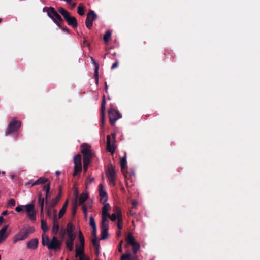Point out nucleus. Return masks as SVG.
<instances>
[{"label":"nucleus","instance_id":"2f4dec72","mask_svg":"<svg viewBox=\"0 0 260 260\" xmlns=\"http://www.w3.org/2000/svg\"><path fill=\"white\" fill-rule=\"evenodd\" d=\"M118 213L119 214V217L117 219V228L119 230H121L122 229V217L121 213H120L119 211H118Z\"/></svg>","mask_w":260,"mask_h":260},{"label":"nucleus","instance_id":"f257e3e1","mask_svg":"<svg viewBox=\"0 0 260 260\" xmlns=\"http://www.w3.org/2000/svg\"><path fill=\"white\" fill-rule=\"evenodd\" d=\"M58 11L63 16L69 26H72L74 28H77L78 23L75 17L72 16L70 13L62 7H59Z\"/></svg>","mask_w":260,"mask_h":260},{"label":"nucleus","instance_id":"864d4df0","mask_svg":"<svg viewBox=\"0 0 260 260\" xmlns=\"http://www.w3.org/2000/svg\"><path fill=\"white\" fill-rule=\"evenodd\" d=\"M23 205L18 206L15 208V211L17 212H20L23 211Z\"/></svg>","mask_w":260,"mask_h":260},{"label":"nucleus","instance_id":"cd10ccee","mask_svg":"<svg viewBox=\"0 0 260 260\" xmlns=\"http://www.w3.org/2000/svg\"><path fill=\"white\" fill-rule=\"evenodd\" d=\"M88 196L86 193H82L79 197V205H82L87 200Z\"/></svg>","mask_w":260,"mask_h":260},{"label":"nucleus","instance_id":"dca6fc26","mask_svg":"<svg viewBox=\"0 0 260 260\" xmlns=\"http://www.w3.org/2000/svg\"><path fill=\"white\" fill-rule=\"evenodd\" d=\"M38 245V239L35 238L29 241L27 243V248L29 249H35L37 248Z\"/></svg>","mask_w":260,"mask_h":260},{"label":"nucleus","instance_id":"8fccbe9b","mask_svg":"<svg viewBox=\"0 0 260 260\" xmlns=\"http://www.w3.org/2000/svg\"><path fill=\"white\" fill-rule=\"evenodd\" d=\"M15 200L13 198L10 199L8 201V206H11V207H14V206H15Z\"/></svg>","mask_w":260,"mask_h":260},{"label":"nucleus","instance_id":"0e129e2a","mask_svg":"<svg viewBox=\"0 0 260 260\" xmlns=\"http://www.w3.org/2000/svg\"><path fill=\"white\" fill-rule=\"evenodd\" d=\"M85 205H86V206L87 207V208H88V209L91 208L92 207L91 202H90V203L87 202Z\"/></svg>","mask_w":260,"mask_h":260},{"label":"nucleus","instance_id":"4d7b16f0","mask_svg":"<svg viewBox=\"0 0 260 260\" xmlns=\"http://www.w3.org/2000/svg\"><path fill=\"white\" fill-rule=\"evenodd\" d=\"M58 223L57 215L53 216V224Z\"/></svg>","mask_w":260,"mask_h":260},{"label":"nucleus","instance_id":"aec40b11","mask_svg":"<svg viewBox=\"0 0 260 260\" xmlns=\"http://www.w3.org/2000/svg\"><path fill=\"white\" fill-rule=\"evenodd\" d=\"M60 200V194H57L56 197L52 199L50 202H48V206L51 208L54 207L58 203Z\"/></svg>","mask_w":260,"mask_h":260},{"label":"nucleus","instance_id":"09e8293b","mask_svg":"<svg viewBox=\"0 0 260 260\" xmlns=\"http://www.w3.org/2000/svg\"><path fill=\"white\" fill-rule=\"evenodd\" d=\"M50 197H51V193H50V191H49V192H46V194H45V197L44 198L46 205H48V202H49V199L50 198Z\"/></svg>","mask_w":260,"mask_h":260},{"label":"nucleus","instance_id":"c85d7f7f","mask_svg":"<svg viewBox=\"0 0 260 260\" xmlns=\"http://www.w3.org/2000/svg\"><path fill=\"white\" fill-rule=\"evenodd\" d=\"M74 165L81 166V155L80 154L76 155L74 157Z\"/></svg>","mask_w":260,"mask_h":260},{"label":"nucleus","instance_id":"423d86ee","mask_svg":"<svg viewBox=\"0 0 260 260\" xmlns=\"http://www.w3.org/2000/svg\"><path fill=\"white\" fill-rule=\"evenodd\" d=\"M106 175L110 185L114 186L115 185L116 171L114 167L112 164L108 166Z\"/></svg>","mask_w":260,"mask_h":260},{"label":"nucleus","instance_id":"774afa93","mask_svg":"<svg viewBox=\"0 0 260 260\" xmlns=\"http://www.w3.org/2000/svg\"><path fill=\"white\" fill-rule=\"evenodd\" d=\"M88 165H83V169L85 172H86L87 170Z\"/></svg>","mask_w":260,"mask_h":260},{"label":"nucleus","instance_id":"bf43d9fd","mask_svg":"<svg viewBox=\"0 0 260 260\" xmlns=\"http://www.w3.org/2000/svg\"><path fill=\"white\" fill-rule=\"evenodd\" d=\"M122 241H120V242L119 243V245H118V251L119 252H122Z\"/></svg>","mask_w":260,"mask_h":260},{"label":"nucleus","instance_id":"4468645a","mask_svg":"<svg viewBox=\"0 0 260 260\" xmlns=\"http://www.w3.org/2000/svg\"><path fill=\"white\" fill-rule=\"evenodd\" d=\"M44 197H42V194L40 192L38 193V204L40 208L41 216L44 214Z\"/></svg>","mask_w":260,"mask_h":260},{"label":"nucleus","instance_id":"a878e982","mask_svg":"<svg viewBox=\"0 0 260 260\" xmlns=\"http://www.w3.org/2000/svg\"><path fill=\"white\" fill-rule=\"evenodd\" d=\"M74 226L71 222H69L67 225V233L68 235H75L73 233Z\"/></svg>","mask_w":260,"mask_h":260},{"label":"nucleus","instance_id":"de8ad7c7","mask_svg":"<svg viewBox=\"0 0 260 260\" xmlns=\"http://www.w3.org/2000/svg\"><path fill=\"white\" fill-rule=\"evenodd\" d=\"M89 224L92 229L96 228L94 219L92 216H91L89 219Z\"/></svg>","mask_w":260,"mask_h":260},{"label":"nucleus","instance_id":"a211bd4d","mask_svg":"<svg viewBox=\"0 0 260 260\" xmlns=\"http://www.w3.org/2000/svg\"><path fill=\"white\" fill-rule=\"evenodd\" d=\"M110 206L109 203L105 204L102 209V215L110 216L109 211L110 210Z\"/></svg>","mask_w":260,"mask_h":260},{"label":"nucleus","instance_id":"5fc2aeb1","mask_svg":"<svg viewBox=\"0 0 260 260\" xmlns=\"http://www.w3.org/2000/svg\"><path fill=\"white\" fill-rule=\"evenodd\" d=\"M93 181H94L93 178L88 177V178H87V179L86 180V184L88 185L89 184H90Z\"/></svg>","mask_w":260,"mask_h":260},{"label":"nucleus","instance_id":"9b49d317","mask_svg":"<svg viewBox=\"0 0 260 260\" xmlns=\"http://www.w3.org/2000/svg\"><path fill=\"white\" fill-rule=\"evenodd\" d=\"M81 153L83 156H92L90 146L87 144H83L81 145Z\"/></svg>","mask_w":260,"mask_h":260},{"label":"nucleus","instance_id":"338daca9","mask_svg":"<svg viewBox=\"0 0 260 260\" xmlns=\"http://www.w3.org/2000/svg\"><path fill=\"white\" fill-rule=\"evenodd\" d=\"M4 218L2 216H0V225L2 224V223L4 222Z\"/></svg>","mask_w":260,"mask_h":260},{"label":"nucleus","instance_id":"b1692460","mask_svg":"<svg viewBox=\"0 0 260 260\" xmlns=\"http://www.w3.org/2000/svg\"><path fill=\"white\" fill-rule=\"evenodd\" d=\"M84 246L82 247L81 245L79 246L76 247V255L75 257H77L80 255H83Z\"/></svg>","mask_w":260,"mask_h":260},{"label":"nucleus","instance_id":"2eb2a0df","mask_svg":"<svg viewBox=\"0 0 260 260\" xmlns=\"http://www.w3.org/2000/svg\"><path fill=\"white\" fill-rule=\"evenodd\" d=\"M114 213H113L112 215H110V216L108 217L110 219V220L112 221H115L116 219L118 218L119 214L118 213V211H119L120 213H121L120 208L117 206H115L114 207Z\"/></svg>","mask_w":260,"mask_h":260},{"label":"nucleus","instance_id":"69168bd1","mask_svg":"<svg viewBox=\"0 0 260 260\" xmlns=\"http://www.w3.org/2000/svg\"><path fill=\"white\" fill-rule=\"evenodd\" d=\"M8 211H7V210H5V211H3V212L2 213V214H2V216H6V215H7L8 214Z\"/></svg>","mask_w":260,"mask_h":260},{"label":"nucleus","instance_id":"3c124183","mask_svg":"<svg viewBox=\"0 0 260 260\" xmlns=\"http://www.w3.org/2000/svg\"><path fill=\"white\" fill-rule=\"evenodd\" d=\"M50 183L48 182H47V184L43 186V189L44 190H45L46 192H49V191H50Z\"/></svg>","mask_w":260,"mask_h":260},{"label":"nucleus","instance_id":"f03ea898","mask_svg":"<svg viewBox=\"0 0 260 260\" xmlns=\"http://www.w3.org/2000/svg\"><path fill=\"white\" fill-rule=\"evenodd\" d=\"M43 11L47 13L48 17L52 20L56 25L63 22V19L53 7H46L43 8Z\"/></svg>","mask_w":260,"mask_h":260},{"label":"nucleus","instance_id":"6e6552de","mask_svg":"<svg viewBox=\"0 0 260 260\" xmlns=\"http://www.w3.org/2000/svg\"><path fill=\"white\" fill-rule=\"evenodd\" d=\"M60 242L58 240L55 236H54L52 237L49 245H48V249H53L54 250H57L60 249Z\"/></svg>","mask_w":260,"mask_h":260},{"label":"nucleus","instance_id":"20e7f679","mask_svg":"<svg viewBox=\"0 0 260 260\" xmlns=\"http://www.w3.org/2000/svg\"><path fill=\"white\" fill-rule=\"evenodd\" d=\"M34 231L35 228L32 226L26 228L24 231H21L15 235L13 238V242L16 243L18 241L25 239L27 238L29 234L34 233Z\"/></svg>","mask_w":260,"mask_h":260},{"label":"nucleus","instance_id":"7c9ffc66","mask_svg":"<svg viewBox=\"0 0 260 260\" xmlns=\"http://www.w3.org/2000/svg\"><path fill=\"white\" fill-rule=\"evenodd\" d=\"M23 208H25V212L27 213L31 212L35 210L34 205L33 204H29L26 205H23Z\"/></svg>","mask_w":260,"mask_h":260},{"label":"nucleus","instance_id":"13d9d810","mask_svg":"<svg viewBox=\"0 0 260 260\" xmlns=\"http://www.w3.org/2000/svg\"><path fill=\"white\" fill-rule=\"evenodd\" d=\"M92 236L94 238L97 237L96 235V228L92 229Z\"/></svg>","mask_w":260,"mask_h":260},{"label":"nucleus","instance_id":"f704fd0d","mask_svg":"<svg viewBox=\"0 0 260 260\" xmlns=\"http://www.w3.org/2000/svg\"><path fill=\"white\" fill-rule=\"evenodd\" d=\"M82 171V166H77L74 165V171L73 174L74 176H77L78 174H80Z\"/></svg>","mask_w":260,"mask_h":260},{"label":"nucleus","instance_id":"e2e57ef3","mask_svg":"<svg viewBox=\"0 0 260 260\" xmlns=\"http://www.w3.org/2000/svg\"><path fill=\"white\" fill-rule=\"evenodd\" d=\"M137 202L136 201H133L132 202L133 208H136L137 205Z\"/></svg>","mask_w":260,"mask_h":260},{"label":"nucleus","instance_id":"f3484780","mask_svg":"<svg viewBox=\"0 0 260 260\" xmlns=\"http://www.w3.org/2000/svg\"><path fill=\"white\" fill-rule=\"evenodd\" d=\"M120 260H138V257L136 254L132 256L130 253H127L122 255Z\"/></svg>","mask_w":260,"mask_h":260},{"label":"nucleus","instance_id":"c03bdc74","mask_svg":"<svg viewBox=\"0 0 260 260\" xmlns=\"http://www.w3.org/2000/svg\"><path fill=\"white\" fill-rule=\"evenodd\" d=\"M53 224V225L52 228V232L54 234V235H56L58 232L59 229V223H54Z\"/></svg>","mask_w":260,"mask_h":260},{"label":"nucleus","instance_id":"58836bf2","mask_svg":"<svg viewBox=\"0 0 260 260\" xmlns=\"http://www.w3.org/2000/svg\"><path fill=\"white\" fill-rule=\"evenodd\" d=\"M77 12L79 15L82 16L84 14V7L83 5L80 4L78 7Z\"/></svg>","mask_w":260,"mask_h":260},{"label":"nucleus","instance_id":"39448f33","mask_svg":"<svg viewBox=\"0 0 260 260\" xmlns=\"http://www.w3.org/2000/svg\"><path fill=\"white\" fill-rule=\"evenodd\" d=\"M108 113L109 122L112 126H114L115 122L121 117V115L118 110L113 108H110Z\"/></svg>","mask_w":260,"mask_h":260},{"label":"nucleus","instance_id":"052dcab7","mask_svg":"<svg viewBox=\"0 0 260 260\" xmlns=\"http://www.w3.org/2000/svg\"><path fill=\"white\" fill-rule=\"evenodd\" d=\"M34 182V181H33L32 180H30V181H28V182H26V183H25V185L26 186L29 187V185H31V186H30V187H32V186H31V185H32V183H33Z\"/></svg>","mask_w":260,"mask_h":260},{"label":"nucleus","instance_id":"5701e85b","mask_svg":"<svg viewBox=\"0 0 260 260\" xmlns=\"http://www.w3.org/2000/svg\"><path fill=\"white\" fill-rule=\"evenodd\" d=\"M68 205V201L67 200L64 203L62 207L60 209L58 214V219L61 218L64 214Z\"/></svg>","mask_w":260,"mask_h":260},{"label":"nucleus","instance_id":"680f3d73","mask_svg":"<svg viewBox=\"0 0 260 260\" xmlns=\"http://www.w3.org/2000/svg\"><path fill=\"white\" fill-rule=\"evenodd\" d=\"M87 209H88L87 207L86 206V205H83L82 206V211H83V213H86V212H87Z\"/></svg>","mask_w":260,"mask_h":260},{"label":"nucleus","instance_id":"6ab92c4d","mask_svg":"<svg viewBox=\"0 0 260 260\" xmlns=\"http://www.w3.org/2000/svg\"><path fill=\"white\" fill-rule=\"evenodd\" d=\"M8 228V225H5L0 230V243L7 238L8 235L6 234V232Z\"/></svg>","mask_w":260,"mask_h":260},{"label":"nucleus","instance_id":"ea45409f","mask_svg":"<svg viewBox=\"0 0 260 260\" xmlns=\"http://www.w3.org/2000/svg\"><path fill=\"white\" fill-rule=\"evenodd\" d=\"M91 158H92V156H83V165H89Z\"/></svg>","mask_w":260,"mask_h":260},{"label":"nucleus","instance_id":"c756f323","mask_svg":"<svg viewBox=\"0 0 260 260\" xmlns=\"http://www.w3.org/2000/svg\"><path fill=\"white\" fill-rule=\"evenodd\" d=\"M132 247V251L134 254L136 255L140 248V244L137 242L132 245H131Z\"/></svg>","mask_w":260,"mask_h":260},{"label":"nucleus","instance_id":"9d476101","mask_svg":"<svg viewBox=\"0 0 260 260\" xmlns=\"http://www.w3.org/2000/svg\"><path fill=\"white\" fill-rule=\"evenodd\" d=\"M99 193L101 197L100 201L102 203H104L107 201L108 197L106 191L104 189V187L102 184H100L99 186Z\"/></svg>","mask_w":260,"mask_h":260},{"label":"nucleus","instance_id":"6e6d98bb","mask_svg":"<svg viewBox=\"0 0 260 260\" xmlns=\"http://www.w3.org/2000/svg\"><path fill=\"white\" fill-rule=\"evenodd\" d=\"M77 206L76 205H74L72 207V214L74 216L76 213Z\"/></svg>","mask_w":260,"mask_h":260},{"label":"nucleus","instance_id":"393cba45","mask_svg":"<svg viewBox=\"0 0 260 260\" xmlns=\"http://www.w3.org/2000/svg\"><path fill=\"white\" fill-rule=\"evenodd\" d=\"M108 216L102 215V221L101 227H109V221L108 219Z\"/></svg>","mask_w":260,"mask_h":260},{"label":"nucleus","instance_id":"7ed1b4c3","mask_svg":"<svg viewBox=\"0 0 260 260\" xmlns=\"http://www.w3.org/2000/svg\"><path fill=\"white\" fill-rule=\"evenodd\" d=\"M21 122L15 118H13L9 123L8 128L6 129L5 134L6 136L17 132L20 128Z\"/></svg>","mask_w":260,"mask_h":260},{"label":"nucleus","instance_id":"603ef678","mask_svg":"<svg viewBox=\"0 0 260 260\" xmlns=\"http://www.w3.org/2000/svg\"><path fill=\"white\" fill-rule=\"evenodd\" d=\"M89 60H90L91 63L93 65H98V63H96V61L93 58V57H90L87 58V62H88Z\"/></svg>","mask_w":260,"mask_h":260},{"label":"nucleus","instance_id":"c9c22d12","mask_svg":"<svg viewBox=\"0 0 260 260\" xmlns=\"http://www.w3.org/2000/svg\"><path fill=\"white\" fill-rule=\"evenodd\" d=\"M78 238H79V240L80 243V245H81V246H82V247L84 246L85 239H84V236L81 231L79 232Z\"/></svg>","mask_w":260,"mask_h":260},{"label":"nucleus","instance_id":"0eeeda50","mask_svg":"<svg viewBox=\"0 0 260 260\" xmlns=\"http://www.w3.org/2000/svg\"><path fill=\"white\" fill-rule=\"evenodd\" d=\"M98 16L93 10H90L87 14L85 20V25L87 28L90 29L93 25V21L95 20Z\"/></svg>","mask_w":260,"mask_h":260},{"label":"nucleus","instance_id":"4c0bfd02","mask_svg":"<svg viewBox=\"0 0 260 260\" xmlns=\"http://www.w3.org/2000/svg\"><path fill=\"white\" fill-rule=\"evenodd\" d=\"M56 25L57 26H58L60 29H61L63 31L66 32V33H70L69 29L63 24V22H60L59 24H58Z\"/></svg>","mask_w":260,"mask_h":260},{"label":"nucleus","instance_id":"bb28decb","mask_svg":"<svg viewBox=\"0 0 260 260\" xmlns=\"http://www.w3.org/2000/svg\"><path fill=\"white\" fill-rule=\"evenodd\" d=\"M126 241L127 244L129 245H132L136 242L134 236L132 235L131 233H129L128 234L126 238Z\"/></svg>","mask_w":260,"mask_h":260},{"label":"nucleus","instance_id":"ddd939ff","mask_svg":"<svg viewBox=\"0 0 260 260\" xmlns=\"http://www.w3.org/2000/svg\"><path fill=\"white\" fill-rule=\"evenodd\" d=\"M106 150L107 151L113 154L115 151V147L114 144L111 143V137L110 135L107 136V148Z\"/></svg>","mask_w":260,"mask_h":260},{"label":"nucleus","instance_id":"72a5a7b5","mask_svg":"<svg viewBox=\"0 0 260 260\" xmlns=\"http://www.w3.org/2000/svg\"><path fill=\"white\" fill-rule=\"evenodd\" d=\"M111 37V32L110 30H107L106 31L104 37L103 39L106 43H108Z\"/></svg>","mask_w":260,"mask_h":260},{"label":"nucleus","instance_id":"e433bc0d","mask_svg":"<svg viewBox=\"0 0 260 260\" xmlns=\"http://www.w3.org/2000/svg\"><path fill=\"white\" fill-rule=\"evenodd\" d=\"M42 244L43 245H46L47 248H48V245L50 244V239L48 237V236H46L45 237H44V236H42Z\"/></svg>","mask_w":260,"mask_h":260},{"label":"nucleus","instance_id":"4be33fe9","mask_svg":"<svg viewBox=\"0 0 260 260\" xmlns=\"http://www.w3.org/2000/svg\"><path fill=\"white\" fill-rule=\"evenodd\" d=\"M101 239L104 240L107 238L108 236L109 227H101Z\"/></svg>","mask_w":260,"mask_h":260},{"label":"nucleus","instance_id":"412c9836","mask_svg":"<svg viewBox=\"0 0 260 260\" xmlns=\"http://www.w3.org/2000/svg\"><path fill=\"white\" fill-rule=\"evenodd\" d=\"M48 179L47 178H45V177H40L38 179H37L36 181H34L32 183V185L31 186H33L34 185L42 184L44 183H46L48 182Z\"/></svg>","mask_w":260,"mask_h":260},{"label":"nucleus","instance_id":"37998d69","mask_svg":"<svg viewBox=\"0 0 260 260\" xmlns=\"http://www.w3.org/2000/svg\"><path fill=\"white\" fill-rule=\"evenodd\" d=\"M41 228L44 232H45L48 230V227L47 225L46 221L44 220L43 219H42L41 221Z\"/></svg>","mask_w":260,"mask_h":260},{"label":"nucleus","instance_id":"473e14b6","mask_svg":"<svg viewBox=\"0 0 260 260\" xmlns=\"http://www.w3.org/2000/svg\"><path fill=\"white\" fill-rule=\"evenodd\" d=\"M126 153H125L124 156L120 159V165L122 169L126 168Z\"/></svg>","mask_w":260,"mask_h":260},{"label":"nucleus","instance_id":"49530a36","mask_svg":"<svg viewBox=\"0 0 260 260\" xmlns=\"http://www.w3.org/2000/svg\"><path fill=\"white\" fill-rule=\"evenodd\" d=\"M91 242L95 249L100 248V244L98 240V237L93 238L92 239Z\"/></svg>","mask_w":260,"mask_h":260},{"label":"nucleus","instance_id":"79ce46f5","mask_svg":"<svg viewBox=\"0 0 260 260\" xmlns=\"http://www.w3.org/2000/svg\"><path fill=\"white\" fill-rule=\"evenodd\" d=\"M27 216H28L29 219L31 221H34L36 220V212L35 210L32 211L31 212L27 213Z\"/></svg>","mask_w":260,"mask_h":260},{"label":"nucleus","instance_id":"f8f14e48","mask_svg":"<svg viewBox=\"0 0 260 260\" xmlns=\"http://www.w3.org/2000/svg\"><path fill=\"white\" fill-rule=\"evenodd\" d=\"M106 101L105 95L103 96V100L101 104V126H103L105 121V111Z\"/></svg>","mask_w":260,"mask_h":260},{"label":"nucleus","instance_id":"a18cd8bd","mask_svg":"<svg viewBox=\"0 0 260 260\" xmlns=\"http://www.w3.org/2000/svg\"><path fill=\"white\" fill-rule=\"evenodd\" d=\"M51 208L49 206L47 205L45 206V210L46 211L47 215L48 217L51 218L52 217V213H51Z\"/></svg>","mask_w":260,"mask_h":260},{"label":"nucleus","instance_id":"1a4fd4ad","mask_svg":"<svg viewBox=\"0 0 260 260\" xmlns=\"http://www.w3.org/2000/svg\"><path fill=\"white\" fill-rule=\"evenodd\" d=\"M68 238L66 240V244L67 248L72 251L73 249L74 241L76 237V235H68Z\"/></svg>","mask_w":260,"mask_h":260},{"label":"nucleus","instance_id":"a19ab883","mask_svg":"<svg viewBox=\"0 0 260 260\" xmlns=\"http://www.w3.org/2000/svg\"><path fill=\"white\" fill-rule=\"evenodd\" d=\"M100 66H95L94 71V78L96 84L99 83V70Z\"/></svg>","mask_w":260,"mask_h":260}]
</instances>
